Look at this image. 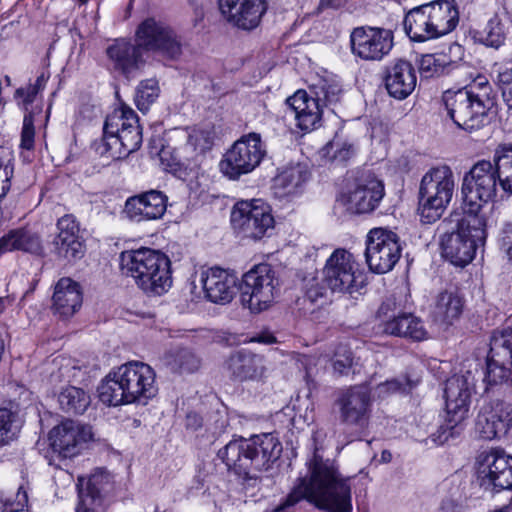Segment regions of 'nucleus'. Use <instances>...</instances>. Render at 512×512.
Segmentation results:
<instances>
[{"label":"nucleus","instance_id":"obj_1","mask_svg":"<svg viewBox=\"0 0 512 512\" xmlns=\"http://www.w3.org/2000/svg\"><path fill=\"white\" fill-rule=\"evenodd\" d=\"M307 468L287 496L288 506L306 500L326 512H352L351 487L333 460L323 458L315 448Z\"/></svg>","mask_w":512,"mask_h":512},{"label":"nucleus","instance_id":"obj_2","mask_svg":"<svg viewBox=\"0 0 512 512\" xmlns=\"http://www.w3.org/2000/svg\"><path fill=\"white\" fill-rule=\"evenodd\" d=\"M157 391L154 369L140 361H130L114 368L98 386L99 400L108 406L146 404Z\"/></svg>","mask_w":512,"mask_h":512},{"label":"nucleus","instance_id":"obj_3","mask_svg":"<svg viewBox=\"0 0 512 512\" xmlns=\"http://www.w3.org/2000/svg\"><path fill=\"white\" fill-rule=\"evenodd\" d=\"M496 95L488 79L478 75L469 85L457 91H445L443 101L453 122L467 132L481 129L488 122V111L495 105Z\"/></svg>","mask_w":512,"mask_h":512},{"label":"nucleus","instance_id":"obj_4","mask_svg":"<svg viewBox=\"0 0 512 512\" xmlns=\"http://www.w3.org/2000/svg\"><path fill=\"white\" fill-rule=\"evenodd\" d=\"M282 444L272 433L234 438L218 451V458L237 475L267 471L280 458Z\"/></svg>","mask_w":512,"mask_h":512},{"label":"nucleus","instance_id":"obj_5","mask_svg":"<svg viewBox=\"0 0 512 512\" xmlns=\"http://www.w3.org/2000/svg\"><path fill=\"white\" fill-rule=\"evenodd\" d=\"M120 268L148 295L160 296L172 286L171 261L160 251L150 248L124 251L120 255Z\"/></svg>","mask_w":512,"mask_h":512},{"label":"nucleus","instance_id":"obj_6","mask_svg":"<svg viewBox=\"0 0 512 512\" xmlns=\"http://www.w3.org/2000/svg\"><path fill=\"white\" fill-rule=\"evenodd\" d=\"M458 22L455 0H435L410 9L403 24L412 41L425 42L452 32Z\"/></svg>","mask_w":512,"mask_h":512},{"label":"nucleus","instance_id":"obj_7","mask_svg":"<svg viewBox=\"0 0 512 512\" xmlns=\"http://www.w3.org/2000/svg\"><path fill=\"white\" fill-rule=\"evenodd\" d=\"M341 86L333 77H319L309 90H298L286 99L297 126L302 131H311L320 125L323 107L336 104L341 97Z\"/></svg>","mask_w":512,"mask_h":512},{"label":"nucleus","instance_id":"obj_8","mask_svg":"<svg viewBox=\"0 0 512 512\" xmlns=\"http://www.w3.org/2000/svg\"><path fill=\"white\" fill-rule=\"evenodd\" d=\"M486 216L465 214L457 219L451 232L446 231L441 239L442 254L453 265L464 267L475 257L476 251L486 241Z\"/></svg>","mask_w":512,"mask_h":512},{"label":"nucleus","instance_id":"obj_9","mask_svg":"<svg viewBox=\"0 0 512 512\" xmlns=\"http://www.w3.org/2000/svg\"><path fill=\"white\" fill-rule=\"evenodd\" d=\"M455 188L451 168L441 165L431 168L423 176L419 189V214L424 223L440 219L450 203Z\"/></svg>","mask_w":512,"mask_h":512},{"label":"nucleus","instance_id":"obj_10","mask_svg":"<svg viewBox=\"0 0 512 512\" xmlns=\"http://www.w3.org/2000/svg\"><path fill=\"white\" fill-rule=\"evenodd\" d=\"M500 179L493 161L481 160L465 174L462 195L465 214L486 216L483 207L494 200Z\"/></svg>","mask_w":512,"mask_h":512},{"label":"nucleus","instance_id":"obj_11","mask_svg":"<svg viewBox=\"0 0 512 512\" xmlns=\"http://www.w3.org/2000/svg\"><path fill=\"white\" fill-rule=\"evenodd\" d=\"M323 281L332 292L353 295L365 285V276L352 253L336 249L326 260Z\"/></svg>","mask_w":512,"mask_h":512},{"label":"nucleus","instance_id":"obj_12","mask_svg":"<svg viewBox=\"0 0 512 512\" xmlns=\"http://www.w3.org/2000/svg\"><path fill=\"white\" fill-rule=\"evenodd\" d=\"M278 286L276 272L269 264L256 265L242 276L241 302L253 313L262 312L274 302Z\"/></svg>","mask_w":512,"mask_h":512},{"label":"nucleus","instance_id":"obj_13","mask_svg":"<svg viewBox=\"0 0 512 512\" xmlns=\"http://www.w3.org/2000/svg\"><path fill=\"white\" fill-rule=\"evenodd\" d=\"M231 224L235 232L252 240L269 236L275 225L271 208L261 199L237 202L231 212Z\"/></svg>","mask_w":512,"mask_h":512},{"label":"nucleus","instance_id":"obj_14","mask_svg":"<svg viewBox=\"0 0 512 512\" xmlns=\"http://www.w3.org/2000/svg\"><path fill=\"white\" fill-rule=\"evenodd\" d=\"M474 386L475 375L471 370H461V373L447 379L444 389L447 421L441 426L443 441H447L453 435L452 430L467 418Z\"/></svg>","mask_w":512,"mask_h":512},{"label":"nucleus","instance_id":"obj_15","mask_svg":"<svg viewBox=\"0 0 512 512\" xmlns=\"http://www.w3.org/2000/svg\"><path fill=\"white\" fill-rule=\"evenodd\" d=\"M265 154L260 134L252 132L243 135L224 154L220 170L229 179L236 180L259 166Z\"/></svg>","mask_w":512,"mask_h":512},{"label":"nucleus","instance_id":"obj_16","mask_svg":"<svg viewBox=\"0 0 512 512\" xmlns=\"http://www.w3.org/2000/svg\"><path fill=\"white\" fill-rule=\"evenodd\" d=\"M384 195L383 182L371 172H361L340 195L338 201L349 213L365 214L374 211Z\"/></svg>","mask_w":512,"mask_h":512},{"label":"nucleus","instance_id":"obj_17","mask_svg":"<svg viewBox=\"0 0 512 512\" xmlns=\"http://www.w3.org/2000/svg\"><path fill=\"white\" fill-rule=\"evenodd\" d=\"M135 41L142 52H153L170 60L178 59L182 54V44L177 34L154 18H147L139 24Z\"/></svg>","mask_w":512,"mask_h":512},{"label":"nucleus","instance_id":"obj_18","mask_svg":"<svg viewBox=\"0 0 512 512\" xmlns=\"http://www.w3.org/2000/svg\"><path fill=\"white\" fill-rule=\"evenodd\" d=\"M402 247L398 235L378 227L369 231L366 239V262L371 271L384 274L393 269L401 257Z\"/></svg>","mask_w":512,"mask_h":512},{"label":"nucleus","instance_id":"obj_19","mask_svg":"<svg viewBox=\"0 0 512 512\" xmlns=\"http://www.w3.org/2000/svg\"><path fill=\"white\" fill-rule=\"evenodd\" d=\"M477 478L486 491L512 489V456L497 448L481 452L478 456Z\"/></svg>","mask_w":512,"mask_h":512},{"label":"nucleus","instance_id":"obj_20","mask_svg":"<svg viewBox=\"0 0 512 512\" xmlns=\"http://www.w3.org/2000/svg\"><path fill=\"white\" fill-rule=\"evenodd\" d=\"M353 55L366 61H380L393 48V32L378 27H357L350 35Z\"/></svg>","mask_w":512,"mask_h":512},{"label":"nucleus","instance_id":"obj_21","mask_svg":"<svg viewBox=\"0 0 512 512\" xmlns=\"http://www.w3.org/2000/svg\"><path fill=\"white\" fill-rule=\"evenodd\" d=\"M378 317L382 319L383 332L388 335L422 341L427 338L423 321L412 313H396L393 298H387L378 309Z\"/></svg>","mask_w":512,"mask_h":512},{"label":"nucleus","instance_id":"obj_22","mask_svg":"<svg viewBox=\"0 0 512 512\" xmlns=\"http://www.w3.org/2000/svg\"><path fill=\"white\" fill-rule=\"evenodd\" d=\"M92 436L89 425L66 419L52 428L49 432V441L52 450L60 457L72 458L81 453Z\"/></svg>","mask_w":512,"mask_h":512},{"label":"nucleus","instance_id":"obj_23","mask_svg":"<svg viewBox=\"0 0 512 512\" xmlns=\"http://www.w3.org/2000/svg\"><path fill=\"white\" fill-rule=\"evenodd\" d=\"M58 233L52 241V251L60 259L75 262L84 257L85 240L80 234V224L72 214H65L56 224Z\"/></svg>","mask_w":512,"mask_h":512},{"label":"nucleus","instance_id":"obj_24","mask_svg":"<svg viewBox=\"0 0 512 512\" xmlns=\"http://www.w3.org/2000/svg\"><path fill=\"white\" fill-rule=\"evenodd\" d=\"M512 427V404L502 400L483 405L476 419V431L481 438L492 440L505 436Z\"/></svg>","mask_w":512,"mask_h":512},{"label":"nucleus","instance_id":"obj_25","mask_svg":"<svg viewBox=\"0 0 512 512\" xmlns=\"http://www.w3.org/2000/svg\"><path fill=\"white\" fill-rule=\"evenodd\" d=\"M227 22L243 30H253L267 11L266 0H218Z\"/></svg>","mask_w":512,"mask_h":512},{"label":"nucleus","instance_id":"obj_26","mask_svg":"<svg viewBox=\"0 0 512 512\" xmlns=\"http://www.w3.org/2000/svg\"><path fill=\"white\" fill-rule=\"evenodd\" d=\"M198 282L205 293V297L217 304L231 302L238 289L237 275L219 267L201 270Z\"/></svg>","mask_w":512,"mask_h":512},{"label":"nucleus","instance_id":"obj_27","mask_svg":"<svg viewBox=\"0 0 512 512\" xmlns=\"http://www.w3.org/2000/svg\"><path fill=\"white\" fill-rule=\"evenodd\" d=\"M167 196L159 190H149L129 197L123 212L127 218L141 222L162 218L167 209Z\"/></svg>","mask_w":512,"mask_h":512},{"label":"nucleus","instance_id":"obj_28","mask_svg":"<svg viewBox=\"0 0 512 512\" xmlns=\"http://www.w3.org/2000/svg\"><path fill=\"white\" fill-rule=\"evenodd\" d=\"M337 404L343 423L359 428L366 426L370 411V393L367 387L350 388L340 396Z\"/></svg>","mask_w":512,"mask_h":512},{"label":"nucleus","instance_id":"obj_29","mask_svg":"<svg viewBox=\"0 0 512 512\" xmlns=\"http://www.w3.org/2000/svg\"><path fill=\"white\" fill-rule=\"evenodd\" d=\"M225 367L229 376L239 382L261 381L267 374L264 357L244 349L231 354Z\"/></svg>","mask_w":512,"mask_h":512},{"label":"nucleus","instance_id":"obj_30","mask_svg":"<svg viewBox=\"0 0 512 512\" xmlns=\"http://www.w3.org/2000/svg\"><path fill=\"white\" fill-rule=\"evenodd\" d=\"M121 132L112 138H101L94 143L95 151L101 156L120 159L139 149L142 133L138 123L127 124Z\"/></svg>","mask_w":512,"mask_h":512},{"label":"nucleus","instance_id":"obj_31","mask_svg":"<svg viewBox=\"0 0 512 512\" xmlns=\"http://www.w3.org/2000/svg\"><path fill=\"white\" fill-rule=\"evenodd\" d=\"M416 82L415 68L407 60H395L385 68V88L388 94L395 99L407 98L414 91Z\"/></svg>","mask_w":512,"mask_h":512},{"label":"nucleus","instance_id":"obj_32","mask_svg":"<svg viewBox=\"0 0 512 512\" xmlns=\"http://www.w3.org/2000/svg\"><path fill=\"white\" fill-rule=\"evenodd\" d=\"M107 56L112 62L114 70L127 79L134 77L135 73L144 65L143 52L140 46L124 39L116 40L107 48Z\"/></svg>","mask_w":512,"mask_h":512},{"label":"nucleus","instance_id":"obj_33","mask_svg":"<svg viewBox=\"0 0 512 512\" xmlns=\"http://www.w3.org/2000/svg\"><path fill=\"white\" fill-rule=\"evenodd\" d=\"M52 301V308L59 316L67 318L74 315L83 301L80 284L69 277L59 279L55 285Z\"/></svg>","mask_w":512,"mask_h":512},{"label":"nucleus","instance_id":"obj_34","mask_svg":"<svg viewBox=\"0 0 512 512\" xmlns=\"http://www.w3.org/2000/svg\"><path fill=\"white\" fill-rule=\"evenodd\" d=\"M14 250L40 255L43 251L41 237L27 228L12 229L0 238V255Z\"/></svg>","mask_w":512,"mask_h":512},{"label":"nucleus","instance_id":"obj_35","mask_svg":"<svg viewBox=\"0 0 512 512\" xmlns=\"http://www.w3.org/2000/svg\"><path fill=\"white\" fill-rule=\"evenodd\" d=\"M310 177L305 164L297 163L285 167L274 179V188L280 196L300 193Z\"/></svg>","mask_w":512,"mask_h":512},{"label":"nucleus","instance_id":"obj_36","mask_svg":"<svg viewBox=\"0 0 512 512\" xmlns=\"http://www.w3.org/2000/svg\"><path fill=\"white\" fill-rule=\"evenodd\" d=\"M462 309L463 302L459 294L455 291L446 290L436 298L433 317L437 322L451 324L461 315Z\"/></svg>","mask_w":512,"mask_h":512},{"label":"nucleus","instance_id":"obj_37","mask_svg":"<svg viewBox=\"0 0 512 512\" xmlns=\"http://www.w3.org/2000/svg\"><path fill=\"white\" fill-rule=\"evenodd\" d=\"M457 66V60L444 53L425 54L419 61L421 77L429 79L449 74Z\"/></svg>","mask_w":512,"mask_h":512},{"label":"nucleus","instance_id":"obj_38","mask_svg":"<svg viewBox=\"0 0 512 512\" xmlns=\"http://www.w3.org/2000/svg\"><path fill=\"white\" fill-rule=\"evenodd\" d=\"M501 189L512 194V144L499 145L493 155Z\"/></svg>","mask_w":512,"mask_h":512},{"label":"nucleus","instance_id":"obj_39","mask_svg":"<svg viewBox=\"0 0 512 512\" xmlns=\"http://www.w3.org/2000/svg\"><path fill=\"white\" fill-rule=\"evenodd\" d=\"M58 402L64 412L82 414L90 404V397L83 389L69 386L61 391Z\"/></svg>","mask_w":512,"mask_h":512},{"label":"nucleus","instance_id":"obj_40","mask_svg":"<svg viewBox=\"0 0 512 512\" xmlns=\"http://www.w3.org/2000/svg\"><path fill=\"white\" fill-rule=\"evenodd\" d=\"M138 120V116L134 110L129 107H122L107 116L103 127L102 138H112V136L118 135L124 127H128V123L136 124Z\"/></svg>","mask_w":512,"mask_h":512},{"label":"nucleus","instance_id":"obj_41","mask_svg":"<svg viewBox=\"0 0 512 512\" xmlns=\"http://www.w3.org/2000/svg\"><path fill=\"white\" fill-rule=\"evenodd\" d=\"M512 360L488 355L485 380L489 385L507 382L511 376Z\"/></svg>","mask_w":512,"mask_h":512},{"label":"nucleus","instance_id":"obj_42","mask_svg":"<svg viewBox=\"0 0 512 512\" xmlns=\"http://www.w3.org/2000/svg\"><path fill=\"white\" fill-rule=\"evenodd\" d=\"M488 355L512 360V327L493 332Z\"/></svg>","mask_w":512,"mask_h":512},{"label":"nucleus","instance_id":"obj_43","mask_svg":"<svg viewBox=\"0 0 512 512\" xmlns=\"http://www.w3.org/2000/svg\"><path fill=\"white\" fill-rule=\"evenodd\" d=\"M21 429L18 415L7 408H0V445L13 441Z\"/></svg>","mask_w":512,"mask_h":512},{"label":"nucleus","instance_id":"obj_44","mask_svg":"<svg viewBox=\"0 0 512 512\" xmlns=\"http://www.w3.org/2000/svg\"><path fill=\"white\" fill-rule=\"evenodd\" d=\"M158 96L159 87L157 81L154 79H146L141 81L137 87L135 104L140 111L146 112Z\"/></svg>","mask_w":512,"mask_h":512},{"label":"nucleus","instance_id":"obj_45","mask_svg":"<svg viewBox=\"0 0 512 512\" xmlns=\"http://www.w3.org/2000/svg\"><path fill=\"white\" fill-rule=\"evenodd\" d=\"M480 41L492 48H499L505 41V30L498 18H492L487 23Z\"/></svg>","mask_w":512,"mask_h":512},{"label":"nucleus","instance_id":"obj_46","mask_svg":"<svg viewBox=\"0 0 512 512\" xmlns=\"http://www.w3.org/2000/svg\"><path fill=\"white\" fill-rule=\"evenodd\" d=\"M412 382L407 376L392 378L376 386V393L379 397H387L393 393H406L411 390Z\"/></svg>","mask_w":512,"mask_h":512},{"label":"nucleus","instance_id":"obj_47","mask_svg":"<svg viewBox=\"0 0 512 512\" xmlns=\"http://www.w3.org/2000/svg\"><path fill=\"white\" fill-rule=\"evenodd\" d=\"M112 486V476L104 469H97L87 480L84 487L91 493H96L103 497V494L108 492Z\"/></svg>","mask_w":512,"mask_h":512},{"label":"nucleus","instance_id":"obj_48","mask_svg":"<svg viewBox=\"0 0 512 512\" xmlns=\"http://www.w3.org/2000/svg\"><path fill=\"white\" fill-rule=\"evenodd\" d=\"M102 502L103 497L101 495L91 493L81 484L77 512H104Z\"/></svg>","mask_w":512,"mask_h":512},{"label":"nucleus","instance_id":"obj_49","mask_svg":"<svg viewBox=\"0 0 512 512\" xmlns=\"http://www.w3.org/2000/svg\"><path fill=\"white\" fill-rule=\"evenodd\" d=\"M173 366L180 372L191 373L199 368L200 360L191 350L182 348L175 352Z\"/></svg>","mask_w":512,"mask_h":512},{"label":"nucleus","instance_id":"obj_50","mask_svg":"<svg viewBox=\"0 0 512 512\" xmlns=\"http://www.w3.org/2000/svg\"><path fill=\"white\" fill-rule=\"evenodd\" d=\"M328 147L333 151V161L344 164L350 160L356 153L355 145L347 140L338 138L333 139Z\"/></svg>","mask_w":512,"mask_h":512},{"label":"nucleus","instance_id":"obj_51","mask_svg":"<svg viewBox=\"0 0 512 512\" xmlns=\"http://www.w3.org/2000/svg\"><path fill=\"white\" fill-rule=\"evenodd\" d=\"M305 296L313 304L322 306L328 301L327 288L318 279L312 278L305 285Z\"/></svg>","mask_w":512,"mask_h":512},{"label":"nucleus","instance_id":"obj_52","mask_svg":"<svg viewBox=\"0 0 512 512\" xmlns=\"http://www.w3.org/2000/svg\"><path fill=\"white\" fill-rule=\"evenodd\" d=\"M496 83L502 93V98L509 109H512V66L501 69Z\"/></svg>","mask_w":512,"mask_h":512},{"label":"nucleus","instance_id":"obj_53","mask_svg":"<svg viewBox=\"0 0 512 512\" xmlns=\"http://www.w3.org/2000/svg\"><path fill=\"white\" fill-rule=\"evenodd\" d=\"M12 160V152L9 148L0 146V198L9 190V163Z\"/></svg>","mask_w":512,"mask_h":512},{"label":"nucleus","instance_id":"obj_54","mask_svg":"<svg viewBox=\"0 0 512 512\" xmlns=\"http://www.w3.org/2000/svg\"><path fill=\"white\" fill-rule=\"evenodd\" d=\"M354 358L352 352L344 347L339 348L334 356L333 369L340 375H347L353 368Z\"/></svg>","mask_w":512,"mask_h":512},{"label":"nucleus","instance_id":"obj_55","mask_svg":"<svg viewBox=\"0 0 512 512\" xmlns=\"http://www.w3.org/2000/svg\"><path fill=\"white\" fill-rule=\"evenodd\" d=\"M187 146L194 151L203 153L212 146L210 133L204 130H195L188 136Z\"/></svg>","mask_w":512,"mask_h":512},{"label":"nucleus","instance_id":"obj_56","mask_svg":"<svg viewBox=\"0 0 512 512\" xmlns=\"http://www.w3.org/2000/svg\"><path fill=\"white\" fill-rule=\"evenodd\" d=\"M27 504V492L23 489V487H20L14 500H0V512H20L27 506Z\"/></svg>","mask_w":512,"mask_h":512},{"label":"nucleus","instance_id":"obj_57","mask_svg":"<svg viewBox=\"0 0 512 512\" xmlns=\"http://www.w3.org/2000/svg\"><path fill=\"white\" fill-rule=\"evenodd\" d=\"M34 120L32 113H27L23 119L20 147L30 150L34 147Z\"/></svg>","mask_w":512,"mask_h":512},{"label":"nucleus","instance_id":"obj_58","mask_svg":"<svg viewBox=\"0 0 512 512\" xmlns=\"http://www.w3.org/2000/svg\"><path fill=\"white\" fill-rule=\"evenodd\" d=\"M37 94V88L31 87V85H29L26 88L17 89L15 96L19 99H22L23 105L26 107L28 104H31L34 101Z\"/></svg>","mask_w":512,"mask_h":512},{"label":"nucleus","instance_id":"obj_59","mask_svg":"<svg viewBox=\"0 0 512 512\" xmlns=\"http://www.w3.org/2000/svg\"><path fill=\"white\" fill-rule=\"evenodd\" d=\"M440 512H461V506L452 498H445L441 502Z\"/></svg>","mask_w":512,"mask_h":512},{"label":"nucleus","instance_id":"obj_60","mask_svg":"<svg viewBox=\"0 0 512 512\" xmlns=\"http://www.w3.org/2000/svg\"><path fill=\"white\" fill-rule=\"evenodd\" d=\"M502 247L505 249L509 259L512 260V228L505 230L502 237Z\"/></svg>","mask_w":512,"mask_h":512},{"label":"nucleus","instance_id":"obj_61","mask_svg":"<svg viewBox=\"0 0 512 512\" xmlns=\"http://www.w3.org/2000/svg\"><path fill=\"white\" fill-rule=\"evenodd\" d=\"M347 0H320L319 7L321 9H340L344 7Z\"/></svg>","mask_w":512,"mask_h":512},{"label":"nucleus","instance_id":"obj_62","mask_svg":"<svg viewBox=\"0 0 512 512\" xmlns=\"http://www.w3.org/2000/svg\"><path fill=\"white\" fill-rule=\"evenodd\" d=\"M202 419L196 413H189L186 417V426L192 429H197L201 427Z\"/></svg>","mask_w":512,"mask_h":512},{"label":"nucleus","instance_id":"obj_63","mask_svg":"<svg viewBox=\"0 0 512 512\" xmlns=\"http://www.w3.org/2000/svg\"><path fill=\"white\" fill-rule=\"evenodd\" d=\"M253 340L263 344H271L276 341L275 337L271 334L259 335L255 337Z\"/></svg>","mask_w":512,"mask_h":512},{"label":"nucleus","instance_id":"obj_64","mask_svg":"<svg viewBox=\"0 0 512 512\" xmlns=\"http://www.w3.org/2000/svg\"><path fill=\"white\" fill-rule=\"evenodd\" d=\"M48 80V77H46L43 73L37 77L35 83L31 85V87L37 88V92L41 91Z\"/></svg>","mask_w":512,"mask_h":512}]
</instances>
